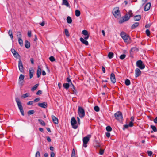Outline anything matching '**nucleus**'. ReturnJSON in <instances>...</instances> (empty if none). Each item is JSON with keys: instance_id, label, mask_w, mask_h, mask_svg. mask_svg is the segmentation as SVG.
<instances>
[{"instance_id": "obj_1", "label": "nucleus", "mask_w": 157, "mask_h": 157, "mask_svg": "<svg viewBox=\"0 0 157 157\" xmlns=\"http://www.w3.org/2000/svg\"><path fill=\"white\" fill-rule=\"evenodd\" d=\"M15 101L17 103L20 112L21 113L22 115V116H24V113L23 110V107L22 105V103L21 102L19 99L17 97L15 98Z\"/></svg>"}, {"instance_id": "obj_2", "label": "nucleus", "mask_w": 157, "mask_h": 157, "mask_svg": "<svg viewBox=\"0 0 157 157\" xmlns=\"http://www.w3.org/2000/svg\"><path fill=\"white\" fill-rule=\"evenodd\" d=\"M132 15V13H128L126 14L124 16L122 17V19L119 21V23L121 24L124 22L128 21L129 19Z\"/></svg>"}, {"instance_id": "obj_3", "label": "nucleus", "mask_w": 157, "mask_h": 157, "mask_svg": "<svg viewBox=\"0 0 157 157\" xmlns=\"http://www.w3.org/2000/svg\"><path fill=\"white\" fill-rule=\"evenodd\" d=\"M121 36L125 42L129 43L130 40L129 36L125 32H122L121 33Z\"/></svg>"}, {"instance_id": "obj_4", "label": "nucleus", "mask_w": 157, "mask_h": 157, "mask_svg": "<svg viewBox=\"0 0 157 157\" xmlns=\"http://www.w3.org/2000/svg\"><path fill=\"white\" fill-rule=\"evenodd\" d=\"M115 118L119 121H122L123 119L122 114L121 112L118 111L116 112L114 114Z\"/></svg>"}, {"instance_id": "obj_5", "label": "nucleus", "mask_w": 157, "mask_h": 157, "mask_svg": "<svg viewBox=\"0 0 157 157\" xmlns=\"http://www.w3.org/2000/svg\"><path fill=\"white\" fill-rule=\"evenodd\" d=\"M113 13L116 18H118L120 17V12L119 8L117 7L114 8Z\"/></svg>"}, {"instance_id": "obj_6", "label": "nucleus", "mask_w": 157, "mask_h": 157, "mask_svg": "<svg viewBox=\"0 0 157 157\" xmlns=\"http://www.w3.org/2000/svg\"><path fill=\"white\" fill-rule=\"evenodd\" d=\"M78 113L79 117L82 118L85 116V111L83 108L81 107H79L78 108Z\"/></svg>"}, {"instance_id": "obj_7", "label": "nucleus", "mask_w": 157, "mask_h": 157, "mask_svg": "<svg viewBox=\"0 0 157 157\" xmlns=\"http://www.w3.org/2000/svg\"><path fill=\"white\" fill-rule=\"evenodd\" d=\"M71 122L73 128L76 129L77 128L78 126L76 124L77 121L74 117H72L71 119Z\"/></svg>"}, {"instance_id": "obj_8", "label": "nucleus", "mask_w": 157, "mask_h": 157, "mask_svg": "<svg viewBox=\"0 0 157 157\" xmlns=\"http://www.w3.org/2000/svg\"><path fill=\"white\" fill-rule=\"evenodd\" d=\"M137 66L141 69L144 68L145 65L143 63L142 61L141 60H138L136 63Z\"/></svg>"}, {"instance_id": "obj_9", "label": "nucleus", "mask_w": 157, "mask_h": 157, "mask_svg": "<svg viewBox=\"0 0 157 157\" xmlns=\"http://www.w3.org/2000/svg\"><path fill=\"white\" fill-rule=\"evenodd\" d=\"M18 67L19 71L20 72H24L23 67V64L21 60L19 59L18 61Z\"/></svg>"}, {"instance_id": "obj_10", "label": "nucleus", "mask_w": 157, "mask_h": 157, "mask_svg": "<svg viewBox=\"0 0 157 157\" xmlns=\"http://www.w3.org/2000/svg\"><path fill=\"white\" fill-rule=\"evenodd\" d=\"M24 76L22 74H21L20 75L19 78V83L22 86L23 85V83L24 82Z\"/></svg>"}, {"instance_id": "obj_11", "label": "nucleus", "mask_w": 157, "mask_h": 157, "mask_svg": "<svg viewBox=\"0 0 157 157\" xmlns=\"http://www.w3.org/2000/svg\"><path fill=\"white\" fill-rule=\"evenodd\" d=\"M90 135H88L86 137H84L83 139V143L87 144L89 141L90 138L91 137Z\"/></svg>"}, {"instance_id": "obj_12", "label": "nucleus", "mask_w": 157, "mask_h": 157, "mask_svg": "<svg viewBox=\"0 0 157 157\" xmlns=\"http://www.w3.org/2000/svg\"><path fill=\"white\" fill-rule=\"evenodd\" d=\"M110 79L111 82L113 83H115L116 82V79L114 73H112L110 75Z\"/></svg>"}, {"instance_id": "obj_13", "label": "nucleus", "mask_w": 157, "mask_h": 157, "mask_svg": "<svg viewBox=\"0 0 157 157\" xmlns=\"http://www.w3.org/2000/svg\"><path fill=\"white\" fill-rule=\"evenodd\" d=\"M38 105L40 107L45 108H46L47 106V103L46 102L39 103Z\"/></svg>"}, {"instance_id": "obj_14", "label": "nucleus", "mask_w": 157, "mask_h": 157, "mask_svg": "<svg viewBox=\"0 0 157 157\" xmlns=\"http://www.w3.org/2000/svg\"><path fill=\"white\" fill-rule=\"evenodd\" d=\"M135 77H137L141 74V71L139 68H136L135 71Z\"/></svg>"}, {"instance_id": "obj_15", "label": "nucleus", "mask_w": 157, "mask_h": 157, "mask_svg": "<svg viewBox=\"0 0 157 157\" xmlns=\"http://www.w3.org/2000/svg\"><path fill=\"white\" fill-rule=\"evenodd\" d=\"M11 52L15 58H18L19 56V55L15 50L14 49H12Z\"/></svg>"}, {"instance_id": "obj_16", "label": "nucleus", "mask_w": 157, "mask_h": 157, "mask_svg": "<svg viewBox=\"0 0 157 157\" xmlns=\"http://www.w3.org/2000/svg\"><path fill=\"white\" fill-rule=\"evenodd\" d=\"M52 119L53 121L55 124H57L58 123V118L54 115L52 116Z\"/></svg>"}, {"instance_id": "obj_17", "label": "nucleus", "mask_w": 157, "mask_h": 157, "mask_svg": "<svg viewBox=\"0 0 157 157\" xmlns=\"http://www.w3.org/2000/svg\"><path fill=\"white\" fill-rule=\"evenodd\" d=\"M151 4L150 3H147L145 6L144 10L145 11H148L150 8Z\"/></svg>"}, {"instance_id": "obj_18", "label": "nucleus", "mask_w": 157, "mask_h": 157, "mask_svg": "<svg viewBox=\"0 0 157 157\" xmlns=\"http://www.w3.org/2000/svg\"><path fill=\"white\" fill-rule=\"evenodd\" d=\"M80 41L83 44L86 45H88L89 44L88 41L85 40L83 38L81 37L80 39Z\"/></svg>"}, {"instance_id": "obj_19", "label": "nucleus", "mask_w": 157, "mask_h": 157, "mask_svg": "<svg viewBox=\"0 0 157 157\" xmlns=\"http://www.w3.org/2000/svg\"><path fill=\"white\" fill-rule=\"evenodd\" d=\"M41 69L40 66H38L37 72V77L39 78L41 75Z\"/></svg>"}, {"instance_id": "obj_20", "label": "nucleus", "mask_w": 157, "mask_h": 157, "mask_svg": "<svg viewBox=\"0 0 157 157\" xmlns=\"http://www.w3.org/2000/svg\"><path fill=\"white\" fill-rule=\"evenodd\" d=\"M62 5H65L67 7H70V5L68 3L67 0H62Z\"/></svg>"}, {"instance_id": "obj_21", "label": "nucleus", "mask_w": 157, "mask_h": 157, "mask_svg": "<svg viewBox=\"0 0 157 157\" xmlns=\"http://www.w3.org/2000/svg\"><path fill=\"white\" fill-rule=\"evenodd\" d=\"M34 70L33 69L31 68L29 69L30 78H31L33 77V75Z\"/></svg>"}, {"instance_id": "obj_22", "label": "nucleus", "mask_w": 157, "mask_h": 157, "mask_svg": "<svg viewBox=\"0 0 157 157\" xmlns=\"http://www.w3.org/2000/svg\"><path fill=\"white\" fill-rule=\"evenodd\" d=\"M25 46L27 48H29L30 46V43L27 40H26L25 43Z\"/></svg>"}, {"instance_id": "obj_23", "label": "nucleus", "mask_w": 157, "mask_h": 157, "mask_svg": "<svg viewBox=\"0 0 157 157\" xmlns=\"http://www.w3.org/2000/svg\"><path fill=\"white\" fill-rule=\"evenodd\" d=\"M141 18V16L140 15H136L134 17V20L135 21H138Z\"/></svg>"}, {"instance_id": "obj_24", "label": "nucleus", "mask_w": 157, "mask_h": 157, "mask_svg": "<svg viewBox=\"0 0 157 157\" xmlns=\"http://www.w3.org/2000/svg\"><path fill=\"white\" fill-rule=\"evenodd\" d=\"M139 25V23L138 22H136L134 24L131 26V28L132 29H133L137 27Z\"/></svg>"}, {"instance_id": "obj_25", "label": "nucleus", "mask_w": 157, "mask_h": 157, "mask_svg": "<svg viewBox=\"0 0 157 157\" xmlns=\"http://www.w3.org/2000/svg\"><path fill=\"white\" fill-rule=\"evenodd\" d=\"M114 55V53L113 52H110L108 54V56L109 58L111 59L113 58Z\"/></svg>"}, {"instance_id": "obj_26", "label": "nucleus", "mask_w": 157, "mask_h": 157, "mask_svg": "<svg viewBox=\"0 0 157 157\" xmlns=\"http://www.w3.org/2000/svg\"><path fill=\"white\" fill-rule=\"evenodd\" d=\"M17 36L18 39L21 38L22 35L21 33L20 32H17Z\"/></svg>"}, {"instance_id": "obj_27", "label": "nucleus", "mask_w": 157, "mask_h": 157, "mask_svg": "<svg viewBox=\"0 0 157 157\" xmlns=\"http://www.w3.org/2000/svg\"><path fill=\"white\" fill-rule=\"evenodd\" d=\"M67 22L69 24L71 23L72 22V20L71 18L69 17L68 16L67 17Z\"/></svg>"}, {"instance_id": "obj_28", "label": "nucleus", "mask_w": 157, "mask_h": 157, "mask_svg": "<svg viewBox=\"0 0 157 157\" xmlns=\"http://www.w3.org/2000/svg\"><path fill=\"white\" fill-rule=\"evenodd\" d=\"M39 84H38L35 85L31 89V90L33 91H35L37 88Z\"/></svg>"}, {"instance_id": "obj_29", "label": "nucleus", "mask_w": 157, "mask_h": 157, "mask_svg": "<svg viewBox=\"0 0 157 157\" xmlns=\"http://www.w3.org/2000/svg\"><path fill=\"white\" fill-rule=\"evenodd\" d=\"M69 85L68 83H64L63 85V87L65 88L66 89H68L69 87Z\"/></svg>"}, {"instance_id": "obj_30", "label": "nucleus", "mask_w": 157, "mask_h": 157, "mask_svg": "<svg viewBox=\"0 0 157 157\" xmlns=\"http://www.w3.org/2000/svg\"><path fill=\"white\" fill-rule=\"evenodd\" d=\"M38 121L40 122V124L43 126H45V123L44 121L40 119H38Z\"/></svg>"}, {"instance_id": "obj_31", "label": "nucleus", "mask_w": 157, "mask_h": 157, "mask_svg": "<svg viewBox=\"0 0 157 157\" xmlns=\"http://www.w3.org/2000/svg\"><path fill=\"white\" fill-rule=\"evenodd\" d=\"M82 33L85 36H86L89 35L88 32L85 30H84L82 31Z\"/></svg>"}, {"instance_id": "obj_32", "label": "nucleus", "mask_w": 157, "mask_h": 157, "mask_svg": "<svg viewBox=\"0 0 157 157\" xmlns=\"http://www.w3.org/2000/svg\"><path fill=\"white\" fill-rule=\"evenodd\" d=\"M18 42H19V43L20 45L21 46H23V40H22L21 38L18 39Z\"/></svg>"}, {"instance_id": "obj_33", "label": "nucleus", "mask_w": 157, "mask_h": 157, "mask_svg": "<svg viewBox=\"0 0 157 157\" xmlns=\"http://www.w3.org/2000/svg\"><path fill=\"white\" fill-rule=\"evenodd\" d=\"M75 15L77 17H79L80 15V12L79 10H76L75 11Z\"/></svg>"}, {"instance_id": "obj_34", "label": "nucleus", "mask_w": 157, "mask_h": 157, "mask_svg": "<svg viewBox=\"0 0 157 157\" xmlns=\"http://www.w3.org/2000/svg\"><path fill=\"white\" fill-rule=\"evenodd\" d=\"M8 34L9 36H10L11 38L13 40V37L12 31L10 30H9L8 32Z\"/></svg>"}, {"instance_id": "obj_35", "label": "nucleus", "mask_w": 157, "mask_h": 157, "mask_svg": "<svg viewBox=\"0 0 157 157\" xmlns=\"http://www.w3.org/2000/svg\"><path fill=\"white\" fill-rule=\"evenodd\" d=\"M29 95H30V94L29 93H26L25 94L23 95L22 96V97L23 98H26L27 97L29 96Z\"/></svg>"}, {"instance_id": "obj_36", "label": "nucleus", "mask_w": 157, "mask_h": 157, "mask_svg": "<svg viewBox=\"0 0 157 157\" xmlns=\"http://www.w3.org/2000/svg\"><path fill=\"white\" fill-rule=\"evenodd\" d=\"M151 127L154 132H156L157 131L156 128L155 126L153 125H151Z\"/></svg>"}, {"instance_id": "obj_37", "label": "nucleus", "mask_w": 157, "mask_h": 157, "mask_svg": "<svg viewBox=\"0 0 157 157\" xmlns=\"http://www.w3.org/2000/svg\"><path fill=\"white\" fill-rule=\"evenodd\" d=\"M125 84H126V85L127 86H128V85H130V81L128 79H126L125 80Z\"/></svg>"}, {"instance_id": "obj_38", "label": "nucleus", "mask_w": 157, "mask_h": 157, "mask_svg": "<svg viewBox=\"0 0 157 157\" xmlns=\"http://www.w3.org/2000/svg\"><path fill=\"white\" fill-rule=\"evenodd\" d=\"M65 33L66 35L68 37L69 36V31L67 29H65L64 30Z\"/></svg>"}, {"instance_id": "obj_39", "label": "nucleus", "mask_w": 157, "mask_h": 157, "mask_svg": "<svg viewBox=\"0 0 157 157\" xmlns=\"http://www.w3.org/2000/svg\"><path fill=\"white\" fill-rule=\"evenodd\" d=\"M106 130H107V131L108 132H110V131H111V130H112V128L109 126H107V127H106Z\"/></svg>"}, {"instance_id": "obj_40", "label": "nucleus", "mask_w": 157, "mask_h": 157, "mask_svg": "<svg viewBox=\"0 0 157 157\" xmlns=\"http://www.w3.org/2000/svg\"><path fill=\"white\" fill-rule=\"evenodd\" d=\"M94 109L95 111L96 112H98L99 111V108L98 106H96L94 107Z\"/></svg>"}, {"instance_id": "obj_41", "label": "nucleus", "mask_w": 157, "mask_h": 157, "mask_svg": "<svg viewBox=\"0 0 157 157\" xmlns=\"http://www.w3.org/2000/svg\"><path fill=\"white\" fill-rule=\"evenodd\" d=\"M126 57V55L125 54H122V55H121L120 56V59H121V60H123V59L124 58H125Z\"/></svg>"}, {"instance_id": "obj_42", "label": "nucleus", "mask_w": 157, "mask_h": 157, "mask_svg": "<svg viewBox=\"0 0 157 157\" xmlns=\"http://www.w3.org/2000/svg\"><path fill=\"white\" fill-rule=\"evenodd\" d=\"M49 60L51 62H53L55 60L54 57L53 56H51L49 58Z\"/></svg>"}, {"instance_id": "obj_43", "label": "nucleus", "mask_w": 157, "mask_h": 157, "mask_svg": "<svg viewBox=\"0 0 157 157\" xmlns=\"http://www.w3.org/2000/svg\"><path fill=\"white\" fill-rule=\"evenodd\" d=\"M34 113V111L33 110H29L28 112V114L30 115L33 114Z\"/></svg>"}, {"instance_id": "obj_44", "label": "nucleus", "mask_w": 157, "mask_h": 157, "mask_svg": "<svg viewBox=\"0 0 157 157\" xmlns=\"http://www.w3.org/2000/svg\"><path fill=\"white\" fill-rule=\"evenodd\" d=\"M40 153L39 151H37L35 154V157H40Z\"/></svg>"}, {"instance_id": "obj_45", "label": "nucleus", "mask_w": 157, "mask_h": 157, "mask_svg": "<svg viewBox=\"0 0 157 157\" xmlns=\"http://www.w3.org/2000/svg\"><path fill=\"white\" fill-rule=\"evenodd\" d=\"M146 33L147 36H149L150 35V31L149 30L147 29L146 31Z\"/></svg>"}, {"instance_id": "obj_46", "label": "nucleus", "mask_w": 157, "mask_h": 157, "mask_svg": "<svg viewBox=\"0 0 157 157\" xmlns=\"http://www.w3.org/2000/svg\"><path fill=\"white\" fill-rule=\"evenodd\" d=\"M75 151L74 149H73L72 150V152L71 156H75Z\"/></svg>"}, {"instance_id": "obj_47", "label": "nucleus", "mask_w": 157, "mask_h": 157, "mask_svg": "<svg viewBox=\"0 0 157 157\" xmlns=\"http://www.w3.org/2000/svg\"><path fill=\"white\" fill-rule=\"evenodd\" d=\"M67 82L69 83H70L73 85V86H74V85H73V84L72 83L70 79L69 78H67Z\"/></svg>"}, {"instance_id": "obj_48", "label": "nucleus", "mask_w": 157, "mask_h": 157, "mask_svg": "<svg viewBox=\"0 0 157 157\" xmlns=\"http://www.w3.org/2000/svg\"><path fill=\"white\" fill-rule=\"evenodd\" d=\"M147 153H148V155L149 156H151L152 155V152L151 151H147Z\"/></svg>"}, {"instance_id": "obj_49", "label": "nucleus", "mask_w": 157, "mask_h": 157, "mask_svg": "<svg viewBox=\"0 0 157 157\" xmlns=\"http://www.w3.org/2000/svg\"><path fill=\"white\" fill-rule=\"evenodd\" d=\"M39 101H40L39 98H37L34 100V102H37Z\"/></svg>"}, {"instance_id": "obj_50", "label": "nucleus", "mask_w": 157, "mask_h": 157, "mask_svg": "<svg viewBox=\"0 0 157 157\" xmlns=\"http://www.w3.org/2000/svg\"><path fill=\"white\" fill-rule=\"evenodd\" d=\"M27 104L29 105H31L33 104V101H29L27 103Z\"/></svg>"}, {"instance_id": "obj_51", "label": "nucleus", "mask_w": 157, "mask_h": 157, "mask_svg": "<svg viewBox=\"0 0 157 157\" xmlns=\"http://www.w3.org/2000/svg\"><path fill=\"white\" fill-rule=\"evenodd\" d=\"M104 150L101 149L100 150L99 153L100 155H102L104 153Z\"/></svg>"}, {"instance_id": "obj_52", "label": "nucleus", "mask_w": 157, "mask_h": 157, "mask_svg": "<svg viewBox=\"0 0 157 157\" xmlns=\"http://www.w3.org/2000/svg\"><path fill=\"white\" fill-rule=\"evenodd\" d=\"M27 34L29 37H30L31 36V32L30 31H28Z\"/></svg>"}, {"instance_id": "obj_53", "label": "nucleus", "mask_w": 157, "mask_h": 157, "mask_svg": "<svg viewBox=\"0 0 157 157\" xmlns=\"http://www.w3.org/2000/svg\"><path fill=\"white\" fill-rule=\"evenodd\" d=\"M106 136L108 137L109 138L110 137V134L109 132H106L105 133Z\"/></svg>"}, {"instance_id": "obj_54", "label": "nucleus", "mask_w": 157, "mask_h": 157, "mask_svg": "<svg viewBox=\"0 0 157 157\" xmlns=\"http://www.w3.org/2000/svg\"><path fill=\"white\" fill-rule=\"evenodd\" d=\"M133 123L132 121H131L128 124L129 126L132 127V126H133Z\"/></svg>"}, {"instance_id": "obj_55", "label": "nucleus", "mask_w": 157, "mask_h": 157, "mask_svg": "<svg viewBox=\"0 0 157 157\" xmlns=\"http://www.w3.org/2000/svg\"><path fill=\"white\" fill-rule=\"evenodd\" d=\"M136 50H137V48L136 47L132 48L131 50V51L133 52L135 51Z\"/></svg>"}, {"instance_id": "obj_56", "label": "nucleus", "mask_w": 157, "mask_h": 157, "mask_svg": "<svg viewBox=\"0 0 157 157\" xmlns=\"http://www.w3.org/2000/svg\"><path fill=\"white\" fill-rule=\"evenodd\" d=\"M42 93V91L40 90H38L36 93L37 95H40Z\"/></svg>"}, {"instance_id": "obj_57", "label": "nucleus", "mask_w": 157, "mask_h": 157, "mask_svg": "<svg viewBox=\"0 0 157 157\" xmlns=\"http://www.w3.org/2000/svg\"><path fill=\"white\" fill-rule=\"evenodd\" d=\"M51 157H54L55 154L53 152H52L51 153Z\"/></svg>"}, {"instance_id": "obj_58", "label": "nucleus", "mask_w": 157, "mask_h": 157, "mask_svg": "<svg viewBox=\"0 0 157 157\" xmlns=\"http://www.w3.org/2000/svg\"><path fill=\"white\" fill-rule=\"evenodd\" d=\"M47 141L49 142H50L51 141V138L49 136L47 137Z\"/></svg>"}, {"instance_id": "obj_59", "label": "nucleus", "mask_w": 157, "mask_h": 157, "mask_svg": "<svg viewBox=\"0 0 157 157\" xmlns=\"http://www.w3.org/2000/svg\"><path fill=\"white\" fill-rule=\"evenodd\" d=\"M102 71H103V72L104 73H105V67L104 66H102Z\"/></svg>"}, {"instance_id": "obj_60", "label": "nucleus", "mask_w": 157, "mask_h": 157, "mask_svg": "<svg viewBox=\"0 0 157 157\" xmlns=\"http://www.w3.org/2000/svg\"><path fill=\"white\" fill-rule=\"evenodd\" d=\"M89 36L90 35L86 36L84 37V39L85 40H87L89 38Z\"/></svg>"}, {"instance_id": "obj_61", "label": "nucleus", "mask_w": 157, "mask_h": 157, "mask_svg": "<svg viewBox=\"0 0 157 157\" xmlns=\"http://www.w3.org/2000/svg\"><path fill=\"white\" fill-rule=\"evenodd\" d=\"M153 121L155 123H157V117H156L154 119Z\"/></svg>"}, {"instance_id": "obj_62", "label": "nucleus", "mask_w": 157, "mask_h": 157, "mask_svg": "<svg viewBox=\"0 0 157 157\" xmlns=\"http://www.w3.org/2000/svg\"><path fill=\"white\" fill-rule=\"evenodd\" d=\"M30 61L31 62V63L32 64H34V60L33 58H31L30 59Z\"/></svg>"}, {"instance_id": "obj_63", "label": "nucleus", "mask_w": 157, "mask_h": 157, "mask_svg": "<svg viewBox=\"0 0 157 157\" xmlns=\"http://www.w3.org/2000/svg\"><path fill=\"white\" fill-rule=\"evenodd\" d=\"M77 122L79 124H80V119L78 117H77Z\"/></svg>"}, {"instance_id": "obj_64", "label": "nucleus", "mask_w": 157, "mask_h": 157, "mask_svg": "<svg viewBox=\"0 0 157 157\" xmlns=\"http://www.w3.org/2000/svg\"><path fill=\"white\" fill-rule=\"evenodd\" d=\"M102 34H103V36H105V31L103 30H102Z\"/></svg>"}]
</instances>
